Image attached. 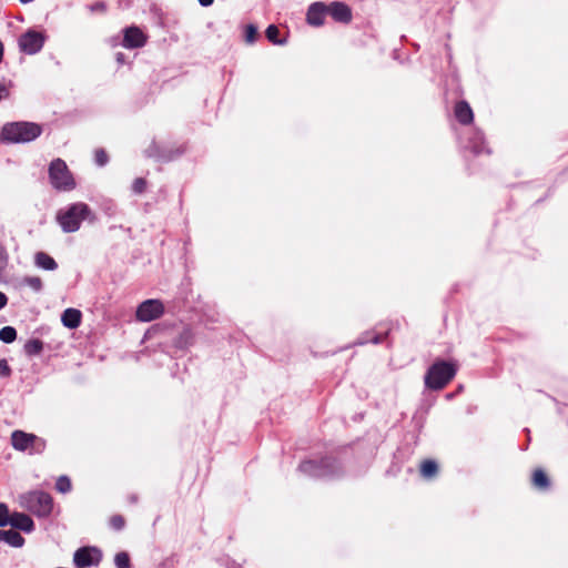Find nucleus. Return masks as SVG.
Here are the masks:
<instances>
[{"instance_id":"obj_1","label":"nucleus","mask_w":568,"mask_h":568,"mask_svg":"<svg viewBox=\"0 0 568 568\" xmlns=\"http://www.w3.org/2000/svg\"><path fill=\"white\" fill-rule=\"evenodd\" d=\"M298 471L316 479H338L345 474L343 464L331 455L304 459Z\"/></svg>"},{"instance_id":"obj_2","label":"nucleus","mask_w":568,"mask_h":568,"mask_svg":"<svg viewBox=\"0 0 568 568\" xmlns=\"http://www.w3.org/2000/svg\"><path fill=\"white\" fill-rule=\"evenodd\" d=\"M42 131V125L36 122H7L1 128L0 141L6 144L30 143L38 139Z\"/></svg>"},{"instance_id":"obj_3","label":"nucleus","mask_w":568,"mask_h":568,"mask_svg":"<svg viewBox=\"0 0 568 568\" xmlns=\"http://www.w3.org/2000/svg\"><path fill=\"white\" fill-rule=\"evenodd\" d=\"M458 364L455 361L436 358L427 368L424 375L425 388L429 390H442L456 376Z\"/></svg>"},{"instance_id":"obj_4","label":"nucleus","mask_w":568,"mask_h":568,"mask_svg":"<svg viewBox=\"0 0 568 568\" xmlns=\"http://www.w3.org/2000/svg\"><path fill=\"white\" fill-rule=\"evenodd\" d=\"M94 219L90 206L83 202L72 203L57 213V222L64 233H74L80 229L82 221Z\"/></svg>"},{"instance_id":"obj_5","label":"nucleus","mask_w":568,"mask_h":568,"mask_svg":"<svg viewBox=\"0 0 568 568\" xmlns=\"http://www.w3.org/2000/svg\"><path fill=\"white\" fill-rule=\"evenodd\" d=\"M20 505L39 518H47L53 510V498L47 491L31 490L20 496Z\"/></svg>"},{"instance_id":"obj_6","label":"nucleus","mask_w":568,"mask_h":568,"mask_svg":"<svg viewBox=\"0 0 568 568\" xmlns=\"http://www.w3.org/2000/svg\"><path fill=\"white\" fill-rule=\"evenodd\" d=\"M49 180L53 189L68 192L75 189V181L67 163L58 158L49 164Z\"/></svg>"},{"instance_id":"obj_7","label":"nucleus","mask_w":568,"mask_h":568,"mask_svg":"<svg viewBox=\"0 0 568 568\" xmlns=\"http://www.w3.org/2000/svg\"><path fill=\"white\" fill-rule=\"evenodd\" d=\"M11 445L18 452L30 450V453L40 454L45 447V442L34 434L17 429L11 434Z\"/></svg>"},{"instance_id":"obj_8","label":"nucleus","mask_w":568,"mask_h":568,"mask_svg":"<svg viewBox=\"0 0 568 568\" xmlns=\"http://www.w3.org/2000/svg\"><path fill=\"white\" fill-rule=\"evenodd\" d=\"M464 148L470 151L474 155H489L491 153L484 132L478 128L467 129Z\"/></svg>"},{"instance_id":"obj_9","label":"nucleus","mask_w":568,"mask_h":568,"mask_svg":"<svg viewBox=\"0 0 568 568\" xmlns=\"http://www.w3.org/2000/svg\"><path fill=\"white\" fill-rule=\"evenodd\" d=\"M185 152L184 146H179L176 149L164 146L159 144L156 141H151L149 146L144 150V154L146 158L154 159L159 162H170L179 156H181Z\"/></svg>"},{"instance_id":"obj_10","label":"nucleus","mask_w":568,"mask_h":568,"mask_svg":"<svg viewBox=\"0 0 568 568\" xmlns=\"http://www.w3.org/2000/svg\"><path fill=\"white\" fill-rule=\"evenodd\" d=\"M45 42V36L33 29L27 30L19 38V48L27 54H36L41 51Z\"/></svg>"},{"instance_id":"obj_11","label":"nucleus","mask_w":568,"mask_h":568,"mask_svg":"<svg viewBox=\"0 0 568 568\" xmlns=\"http://www.w3.org/2000/svg\"><path fill=\"white\" fill-rule=\"evenodd\" d=\"M102 559V552L97 547H81L73 555V564L77 568L98 566Z\"/></svg>"},{"instance_id":"obj_12","label":"nucleus","mask_w":568,"mask_h":568,"mask_svg":"<svg viewBox=\"0 0 568 568\" xmlns=\"http://www.w3.org/2000/svg\"><path fill=\"white\" fill-rule=\"evenodd\" d=\"M163 312V304L159 300H146L138 306L136 318L141 322H151L159 318Z\"/></svg>"},{"instance_id":"obj_13","label":"nucleus","mask_w":568,"mask_h":568,"mask_svg":"<svg viewBox=\"0 0 568 568\" xmlns=\"http://www.w3.org/2000/svg\"><path fill=\"white\" fill-rule=\"evenodd\" d=\"M146 36L143 31L136 27L131 26L126 27L123 30V42L122 45L126 49H138L143 47L146 43Z\"/></svg>"},{"instance_id":"obj_14","label":"nucleus","mask_w":568,"mask_h":568,"mask_svg":"<svg viewBox=\"0 0 568 568\" xmlns=\"http://www.w3.org/2000/svg\"><path fill=\"white\" fill-rule=\"evenodd\" d=\"M327 14V6L324 2H313L307 9L306 21L310 26L321 27Z\"/></svg>"},{"instance_id":"obj_15","label":"nucleus","mask_w":568,"mask_h":568,"mask_svg":"<svg viewBox=\"0 0 568 568\" xmlns=\"http://www.w3.org/2000/svg\"><path fill=\"white\" fill-rule=\"evenodd\" d=\"M327 13L337 22L347 23L352 20L349 7L341 1H333L327 6Z\"/></svg>"},{"instance_id":"obj_16","label":"nucleus","mask_w":568,"mask_h":568,"mask_svg":"<svg viewBox=\"0 0 568 568\" xmlns=\"http://www.w3.org/2000/svg\"><path fill=\"white\" fill-rule=\"evenodd\" d=\"M11 527L14 530H21L26 534H31L34 530L33 519L24 513H12Z\"/></svg>"},{"instance_id":"obj_17","label":"nucleus","mask_w":568,"mask_h":568,"mask_svg":"<svg viewBox=\"0 0 568 568\" xmlns=\"http://www.w3.org/2000/svg\"><path fill=\"white\" fill-rule=\"evenodd\" d=\"M454 113L456 120L463 125H468L474 120V112L469 103L465 100H460L456 103Z\"/></svg>"},{"instance_id":"obj_18","label":"nucleus","mask_w":568,"mask_h":568,"mask_svg":"<svg viewBox=\"0 0 568 568\" xmlns=\"http://www.w3.org/2000/svg\"><path fill=\"white\" fill-rule=\"evenodd\" d=\"M531 485L536 490L547 493L551 488V480L544 469L537 468L532 471Z\"/></svg>"},{"instance_id":"obj_19","label":"nucleus","mask_w":568,"mask_h":568,"mask_svg":"<svg viewBox=\"0 0 568 568\" xmlns=\"http://www.w3.org/2000/svg\"><path fill=\"white\" fill-rule=\"evenodd\" d=\"M0 541L6 542L9 546L14 547V548H21L26 542L22 535L20 532H18L17 530H14L13 528L7 529V530L1 529L0 530Z\"/></svg>"},{"instance_id":"obj_20","label":"nucleus","mask_w":568,"mask_h":568,"mask_svg":"<svg viewBox=\"0 0 568 568\" xmlns=\"http://www.w3.org/2000/svg\"><path fill=\"white\" fill-rule=\"evenodd\" d=\"M81 317H82V314L79 310L67 308V310H64V312L61 315V322L65 327H68L70 329H74L80 326Z\"/></svg>"},{"instance_id":"obj_21","label":"nucleus","mask_w":568,"mask_h":568,"mask_svg":"<svg viewBox=\"0 0 568 568\" xmlns=\"http://www.w3.org/2000/svg\"><path fill=\"white\" fill-rule=\"evenodd\" d=\"M34 265L38 268L44 270V271H55L58 268V263L55 260L45 252H37L34 254Z\"/></svg>"},{"instance_id":"obj_22","label":"nucleus","mask_w":568,"mask_h":568,"mask_svg":"<svg viewBox=\"0 0 568 568\" xmlns=\"http://www.w3.org/2000/svg\"><path fill=\"white\" fill-rule=\"evenodd\" d=\"M387 334L383 333H376L374 331H367L362 333L357 339L355 341L354 345H366L368 343L372 344H381L386 338Z\"/></svg>"},{"instance_id":"obj_23","label":"nucleus","mask_w":568,"mask_h":568,"mask_svg":"<svg viewBox=\"0 0 568 568\" xmlns=\"http://www.w3.org/2000/svg\"><path fill=\"white\" fill-rule=\"evenodd\" d=\"M194 343V335L190 328H183L182 332L174 339V345L178 348L184 349Z\"/></svg>"},{"instance_id":"obj_24","label":"nucleus","mask_w":568,"mask_h":568,"mask_svg":"<svg viewBox=\"0 0 568 568\" xmlns=\"http://www.w3.org/2000/svg\"><path fill=\"white\" fill-rule=\"evenodd\" d=\"M438 465L434 459H426L420 465V475L425 479H432L437 475Z\"/></svg>"},{"instance_id":"obj_25","label":"nucleus","mask_w":568,"mask_h":568,"mask_svg":"<svg viewBox=\"0 0 568 568\" xmlns=\"http://www.w3.org/2000/svg\"><path fill=\"white\" fill-rule=\"evenodd\" d=\"M23 349L30 357L38 356L43 351V342L39 338H31L24 344Z\"/></svg>"},{"instance_id":"obj_26","label":"nucleus","mask_w":568,"mask_h":568,"mask_svg":"<svg viewBox=\"0 0 568 568\" xmlns=\"http://www.w3.org/2000/svg\"><path fill=\"white\" fill-rule=\"evenodd\" d=\"M280 30L275 24H270L265 30V37L275 45H284L287 42L286 38H280Z\"/></svg>"},{"instance_id":"obj_27","label":"nucleus","mask_w":568,"mask_h":568,"mask_svg":"<svg viewBox=\"0 0 568 568\" xmlns=\"http://www.w3.org/2000/svg\"><path fill=\"white\" fill-rule=\"evenodd\" d=\"M17 339V329L12 326H4L0 329V341L11 344Z\"/></svg>"},{"instance_id":"obj_28","label":"nucleus","mask_w":568,"mask_h":568,"mask_svg":"<svg viewBox=\"0 0 568 568\" xmlns=\"http://www.w3.org/2000/svg\"><path fill=\"white\" fill-rule=\"evenodd\" d=\"M258 38L257 27L253 23L246 24L244 28V41L247 44H254Z\"/></svg>"},{"instance_id":"obj_29","label":"nucleus","mask_w":568,"mask_h":568,"mask_svg":"<svg viewBox=\"0 0 568 568\" xmlns=\"http://www.w3.org/2000/svg\"><path fill=\"white\" fill-rule=\"evenodd\" d=\"M22 284L29 286L36 293H40L43 287L42 281L38 276H26Z\"/></svg>"},{"instance_id":"obj_30","label":"nucleus","mask_w":568,"mask_h":568,"mask_svg":"<svg viewBox=\"0 0 568 568\" xmlns=\"http://www.w3.org/2000/svg\"><path fill=\"white\" fill-rule=\"evenodd\" d=\"M71 480L68 476L62 475L57 479L55 489L61 494H67L71 490Z\"/></svg>"},{"instance_id":"obj_31","label":"nucleus","mask_w":568,"mask_h":568,"mask_svg":"<svg viewBox=\"0 0 568 568\" xmlns=\"http://www.w3.org/2000/svg\"><path fill=\"white\" fill-rule=\"evenodd\" d=\"M12 514H10L7 504L0 503V527L11 526Z\"/></svg>"},{"instance_id":"obj_32","label":"nucleus","mask_w":568,"mask_h":568,"mask_svg":"<svg viewBox=\"0 0 568 568\" xmlns=\"http://www.w3.org/2000/svg\"><path fill=\"white\" fill-rule=\"evenodd\" d=\"M114 565L116 568H130L131 561L130 556L125 551H120L114 557Z\"/></svg>"},{"instance_id":"obj_33","label":"nucleus","mask_w":568,"mask_h":568,"mask_svg":"<svg viewBox=\"0 0 568 568\" xmlns=\"http://www.w3.org/2000/svg\"><path fill=\"white\" fill-rule=\"evenodd\" d=\"M109 526L113 530L120 531L125 526V520L121 515H113L109 520Z\"/></svg>"},{"instance_id":"obj_34","label":"nucleus","mask_w":568,"mask_h":568,"mask_svg":"<svg viewBox=\"0 0 568 568\" xmlns=\"http://www.w3.org/2000/svg\"><path fill=\"white\" fill-rule=\"evenodd\" d=\"M94 161L98 166H104L109 162V156L103 149H98L94 152Z\"/></svg>"},{"instance_id":"obj_35","label":"nucleus","mask_w":568,"mask_h":568,"mask_svg":"<svg viewBox=\"0 0 568 568\" xmlns=\"http://www.w3.org/2000/svg\"><path fill=\"white\" fill-rule=\"evenodd\" d=\"M146 189V181L143 178H136L132 184V191L135 194H142Z\"/></svg>"},{"instance_id":"obj_36","label":"nucleus","mask_w":568,"mask_h":568,"mask_svg":"<svg viewBox=\"0 0 568 568\" xmlns=\"http://www.w3.org/2000/svg\"><path fill=\"white\" fill-rule=\"evenodd\" d=\"M12 373L11 367L9 366L8 362L2 358L0 359V376L1 377H9Z\"/></svg>"},{"instance_id":"obj_37","label":"nucleus","mask_w":568,"mask_h":568,"mask_svg":"<svg viewBox=\"0 0 568 568\" xmlns=\"http://www.w3.org/2000/svg\"><path fill=\"white\" fill-rule=\"evenodd\" d=\"M8 264V254L6 248L0 244V270H4Z\"/></svg>"},{"instance_id":"obj_38","label":"nucleus","mask_w":568,"mask_h":568,"mask_svg":"<svg viewBox=\"0 0 568 568\" xmlns=\"http://www.w3.org/2000/svg\"><path fill=\"white\" fill-rule=\"evenodd\" d=\"M88 8L92 12L102 11V10H104L105 4L103 2H95L93 4H90Z\"/></svg>"},{"instance_id":"obj_39","label":"nucleus","mask_w":568,"mask_h":568,"mask_svg":"<svg viewBox=\"0 0 568 568\" xmlns=\"http://www.w3.org/2000/svg\"><path fill=\"white\" fill-rule=\"evenodd\" d=\"M8 304V297L3 292H0V310L4 308Z\"/></svg>"},{"instance_id":"obj_40","label":"nucleus","mask_w":568,"mask_h":568,"mask_svg":"<svg viewBox=\"0 0 568 568\" xmlns=\"http://www.w3.org/2000/svg\"><path fill=\"white\" fill-rule=\"evenodd\" d=\"M9 95V90L4 84H0V101Z\"/></svg>"},{"instance_id":"obj_41","label":"nucleus","mask_w":568,"mask_h":568,"mask_svg":"<svg viewBox=\"0 0 568 568\" xmlns=\"http://www.w3.org/2000/svg\"><path fill=\"white\" fill-rule=\"evenodd\" d=\"M225 566L226 568H241L239 564H236L234 560L225 559Z\"/></svg>"},{"instance_id":"obj_42","label":"nucleus","mask_w":568,"mask_h":568,"mask_svg":"<svg viewBox=\"0 0 568 568\" xmlns=\"http://www.w3.org/2000/svg\"><path fill=\"white\" fill-rule=\"evenodd\" d=\"M115 60L119 64H123L125 62V55L122 52H118L115 54Z\"/></svg>"},{"instance_id":"obj_43","label":"nucleus","mask_w":568,"mask_h":568,"mask_svg":"<svg viewBox=\"0 0 568 568\" xmlns=\"http://www.w3.org/2000/svg\"><path fill=\"white\" fill-rule=\"evenodd\" d=\"M197 1L202 7H209L214 2V0H197Z\"/></svg>"},{"instance_id":"obj_44","label":"nucleus","mask_w":568,"mask_h":568,"mask_svg":"<svg viewBox=\"0 0 568 568\" xmlns=\"http://www.w3.org/2000/svg\"><path fill=\"white\" fill-rule=\"evenodd\" d=\"M130 499H131L132 503H135L136 501V496L133 495V496H131Z\"/></svg>"},{"instance_id":"obj_45","label":"nucleus","mask_w":568,"mask_h":568,"mask_svg":"<svg viewBox=\"0 0 568 568\" xmlns=\"http://www.w3.org/2000/svg\"><path fill=\"white\" fill-rule=\"evenodd\" d=\"M453 396H454L453 394H448L447 398H453Z\"/></svg>"}]
</instances>
